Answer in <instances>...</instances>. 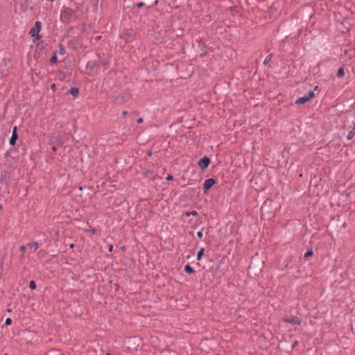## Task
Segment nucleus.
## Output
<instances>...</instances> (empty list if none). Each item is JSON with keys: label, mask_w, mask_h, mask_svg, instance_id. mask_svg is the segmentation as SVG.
Wrapping results in <instances>:
<instances>
[{"label": "nucleus", "mask_w": 355, "mask_h": 355, "mask_svg": "<svg viewBox=\"0 0 355 355\" xmlns=\"http://www.w3.org/2000/svg\"><path fill=\"white\" fill-rule=\"evenodd\" d=\"M282 320L291 324H300L301 323V320L298 317L294 315H285L283 317Z\"/></svg>", "instance_id": "obj_1"}, {"label": "nucleus", "mask_w": 355, "mask_h": 355, "mask_svg": "<svg viewBox=\"0 0 355 355\" xmlns=\"http://www.w3.org/2000/svg\"><path fill=\"white\" fill-rule=\"evenodd\" d=\"M315 97V94L313 91L309 92V94L299 98L296 101V104L302 105L307 103L311 98Z\"/></svg>", "instance_id": "obj_2"}, {"label": "nucleus", "mask_w": 355, "mask_h": 355, "mask_svg": "<svg viewBox=\"0 0 355 355\" xmlns=\"http://www.w3.org/2000/svg\"><path fill=\"white\" fill-rule=\"evenodd\" d=\"M41 22L40 21H36L35 22V27L32 28L31 31H30V34L31 35V37H38V33H40V31H41Z\"/></svg>", "instance_id": "obj_3"}, {"label": "nucleus", "mask_w": 355, "mask_h": 355, "mask_svg": "<svg viewBox=\"0 0 355 355\" xmlns=\"http://www.w3.org/2000/svg\"><path fill=\"white\" fill-rule=\"evenodd\" d=\"M210 164V159L208 157H203L198 161V166L202 169H205Z\"/></svg>", "instance_id": "obj_4"}, {"label": "nucleus", "mask_w": 355, "mask_h": 355, "mask_svg": "<svg viewBox=\"0 0 355 355\" xmlns=\"http://www.w3.org/2000/svg\"><path fill=\"white\" fill-rule=\"evenodd\" d=\"M216 183L215 180L212 178L207 179L205 181L203 188L205 191L211 189L213 185Z\"/></svg>", "instance_id": "obj_5"}, {"label": "nucleus", "mask_w": 355, "mask_h": 355, "mask_svg": "<svg viewBox=\"0 0 355 355\" xmlns=\"http://www.w3.org/2000/svg\"><path fill=\"white\" fill-rule=\"evenodd\" d=\"M17 139V128L15 127L13 129L12 135L10 139V144L14 145Z\"/></svg>", "instance_id": "obj_6"}, {"label": "nucleus", "mask_w": 355, "mask_h": 355, "mask_svg": "<svg viewBox=\"0 0 355 355\" xmlns=\"http://www.w3.org/2000/svg\"><path fill=\"white\" fill-rule=\"evenodd\" d=\"M27 247H28L32 251H35L39 248V243L37 242L29 243L27 244Z\"/></svg>", "instance_id": "obj_7"}, {"label": "nucleus", "mask_w": 355, "mask_h": 355, "mask_svg": "<svg viewBox=\"0 0 355 355\" xmlns=\"http://www.w3.org/2000/svg\"><path fill=\"white\" fill-rule=\"evenodd\" d=\"M355 135V123H353V127L352 130L349 132V134L347 136V139L350 140L353 138V137Z\"/></svg>", "instance_id": "obj_8"}, {"label": "nucleus", "mask_w": 355, "mask_h": 355, "mask_svg": "<svg viewBox=\"0 0 355 355\" xmlns=\"http://www.w3.org/2000/svg\"><path fill=\"white\" fill-rule=\"evenodd\" d=\"M184 270L189 274H191L194 272V270L193 269V268L189 264H187L185 266Z\"/></svg>", "instance_id": "obj_9"}, {"label": "nucleus", "mask_w": 355, "mask_h": 355, "mask_svg": "<svg viewBox=\"0 0 355 355\" xmlns=\"http://www.w3.org/2000/svg\"><path fill=\"white\" fill-rule=\"evenodd\" d=\"M69 92H70V94L71 95H73V96H76L78 94V88H76V87H71L70 89Z\"/></svg>", "instance_id": "obj_10"}, {"label": "nucleus", "mask_w": 355, "mask_h": 355, "mask_svg": "<svg viewBox=\"0 0 355 355\" xmlns=\"http://www.w3.org/2000/svg\"><path fill=\"white\" fill-rule=\"evenodd\" d=\"M71 10H69V9H64L62 11V15H67V17H69L71 15Z\"/></svg>", "instance_id": "obj_11"}, {"label": "nucleus", "mask_w": 355, "mask_h": 355, "mask_svg": "<svg viewBox=\"0 0 355 355\" xmlns=\"http://www.w3.org/2000/svg\"><path fill=\"white\" fill-rule=\"evenodd\" d=\"M204 251H205L204 248H201L199 250V252H198V254H197V259L198 261L201 259V258H202V255L204 254Z\"/></svg>", "instance_id": "obj_12"}, {"label": "nucleus", "mask_w": 355, "mask_h": 355, "mask_svg": "<svg viewBox=\"0 0 355 355\" xmlns=\"http://www.w3.org/2000/svg\"><path fill=\"white\" fill-rule=\"evenodd\" d=\"M272 55L271 54L266 56L263 62L264 64H268L272 60Z\"/></svg>", "instance_id": "obj_13"}, {"label": "nucleus", "mask_w": 355, "mask_h": 355, "mask_svg": "<svg viewBox=\"0 0 355 355\" xmlns=\"http://www.w3.org/2000/svg\"><path fill=\"white\" fill-rule=\"evenodd\" d=\"M345 75V71L343 68H340L337 72V76L339 78L343 77Z\"/></svg>", "instance_id": "obj_14"}, {"label": "nucleus", "mask_w": 355, "mask_h": 355, "mask_svg": "<svg viewBox=\"0 0 355 355\" xmlns=\"http://www.w3.org/2000/svg\"><path fill=\"white\" fill-rule=\"evenodd\" d=\"M29 287L32 290H35L36 288V284L34 281H31L30 282V284H29Z\"/></svg>", "instance_id": "obj_15"}, {"label": "nucleus", "mask_w": 355, "mask_h": 355, "mask_svg": "<svg viewBox=\"0 0 355 355\" xmlns=\"http://www.w3.org/2000/svg\"><path fill=\"white\" fill-rule=\"evenodd\" d=\"M313 255V251L312 250H309L307 251L305 254H304V257L305 258H308L309 257H311Z\"/></svg>", "instance_id": "obj_16"}, {"label": "nucleus", "mask_w": 355, "mask_h": 355, "mask_svg": "<svg viewBox=\"0 0 355 355\" xmlns=\"http://www.w3.org/2000/svg\"><path fill=\"white\" fill-rule=\"evenodd\" d=\"M11 323H12V320H11V318H8L6 320L5 324H6V325H10Z\"/></svg>", "instance_id": "obj_17"}, {"label": "nucleus", "mask_w": 355, "mask_h": 355, "mask_svg": "<svg viewBox=\"0 0 355 355\" xmlns=\"http://www.w3.org/2000/svg\"><path fill=\"white\" fill-rule=\"evenodd\" d=\"M187 216H190V215H193V216H196L197 215V211H193L191 213H187L186 214Z\"/></svg>", "instance_id": "obj_18"}, {"label": "nucleus", "mask_w": 355, "mask_h": 355, "mask_svg": "<svg viewBox=\"0 0 355 355\" xmlns=\"http://www.w3.org/2000/svg\"><path fill=\"white\" fill-rule=\"evenodd\" d=\"M57 60V57L56 55H53L51 59V62H53V63H55Z\"/></svg>", "instance_id": "obj_19"}, {"label": "nucleus", "mask_w": 355, "mask_h": 355, "mask_svg": "<svg viewBox=\"0 0 355 355\" xmlns=\"http://www.w3.org/2000/svg\"><path fill=\"white\" fill-rule=\"evenodd\" d=\"M197 236L198 238L201 239L203 236V234H202V231H199L197 232Z\"/></svg>", "instance_id": "obj_20"}, {"label": "nucleus", "mask_w": 355, "mask_h": 355, "mask_svg": "<svg viewBox=\"0 0 355 355\" xmlns=\"http://www.w3.org/2000/svg\"><path fill=\"white\" fill-rule=\"evenodd\" d=\"M26 245H21L20 247V250L24 253L26 250Z\"/></svg>", "instance_id": "obj_21"}, {"label": "nucleus", "mask_w": 355, "mask_h": 355, "mask_svg": "<svg viewBox=\"0 0 355 355\" xmlns=\"http://www.w3.org/2000/svg\"><path fill=\"white\" fill-rule=\"evenodd\" d=\"M173 180V176L171 175H168V176L166 177V180Z\"/></svg>", "instance_id": "obj_22"}, {"label": "nucleus", "mask_w": 355, "mask_h": 355, "mask_svg": "<svg viewBox=\"0 0 355 355\" xmlns=\"http://www.w3.org/2000/svg\"><path fill=\"white\" fill-rule=\"evenodd\" d=\"M51 88L52 90L55 91V89H56V86L55 84H52L51 86Z\"/></svg>", "instance_id": "obj_23"}, {"label": "nucleus", "mask_w": 355, "mask_h": 355, "mask_svg": "<svg viewBox=\"0 0 355 355\" xmlns=\"http://www.w3.org/2000/svg\"><path fill=\"white\" fill-rule=\"evenodd\" d=\"M143 6H144V3H143V2H140V3H139L137 4V6H138L139 8H141V7H142Z\"/></svg>", "instance_id": "obj_24"}, {"label": "nucleus", "mask_w": 355, "mask_h": 355, "mask_svg": "<svg viewBox=\"0 0 355 355\" xmlns=\"http://www.w3.org/2000/svg\"><path fill=\"white\" fill-rule=\"evenodd\" d=\"M142 122H143V119L139 118V119H137V123H141Z\"/></svg>", "instance_id": "obj_25"}, {"label": "nucleus", "mask_w": 355, "mask_h": 355, "mask_svg": "<svg viewBox=\"0 0 355 355\" xmlns=\"http://www.w3.org/2000/svg\"><path fill=\"white\" fill-rule=\"evenodd\" d=\"M102 64L105 66V67H107V65L108 64V62H106V61H102Z\"/></svg>", "instance_id": "obj_26"}, {"label": "nucleus", "mask_w": 355, "mask_h": 355, "mask_svg": "<svg viewBox=\"0 0 355 355\" xmlns=\"http://www.w3.org/2000/svg\"><path fill=\"white\" fill-rule=\"evenodd\" d=\"M113 250V245H110V247H109V251L110 252H112Z\"/></svg>", "instance_id": "obj_27"}, {"label": "nucleus", "mask_w": 355, "mask_h": 355, "mask_svg": "<svg viewBox=\"0 0 355 355\" xmlns=\"http://www.w3.org/2000/svg\"><path fill=\"white\" fill-rule=\"evenodd\" d=\"M73 247H74V244H71V245H70V248H73Z\"/></svg>", "instance_id": "obj_28"}, {"label": "nucleus", "mask_w": 355, "mask_h": 355, "mask_svg": "<svg viewBox=\"0 0 355 355\" xmlns=\"http://www.w3.org/2000/svg\"><path fill=\"white\" fill-rule=\"evenodd\" d=\"M20 258L21 259H24V254H21Z\"/></svg>", "instance_id": "obj_29"}, {"label": "nucleus", "mask_w": 355, "mask_h": 355, "mask_svg": "<svg viewBox=\"0 0 355 355\" xmlns=\"http://www.w3.org/2000/svg\"><path fill=\"white\" fill-rule=\"evenodd\" d=\"M318 86H315V89H315V90H317V89H318Z\"/></svg>", "instance_id": "obj_30"}, {"label": "nucleus", "mask_w": 355, "mask_h": 355, "mask_svg": "<svg viewBox=\"0 0 355 355\" xmlns=\"http://www.w3.org/2000/svg\"><path fill=\"white\" fill-rule=\"evenodd\" d=\"M106 355H112V354H110V353H107Z\"/></svg>", "instance_id": "obj_31"}, {"label": "nucleus", "mask_w": 355, "mask_h": 355, "mask_svg": "<svg viewBox=\"0 0 355 355\" xmlns=\"http://www.w3.org/2000/svg\"><path fill=\"white\" fill-rule=\"evenodd\" d=\"M5 355H8V354H5Z\"/></svg>", "instance_id": "obj_32"}]
</instances>
